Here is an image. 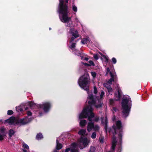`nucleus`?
<instances>
[{
	"mask_svg": "<svg viewBox=\"0 0 152 152\" xmlns=\"http://www.w3.org/2000/svg\"><path fill=\"white\" fill-rule=\"evenodd\" d=\"M78 83L81 88L87 91L88 96L86 102L88 104V106L84 107L82 112L79 115V118L81 119L88 117V120L90 121H91L92 118L94 116V114L92 112L93 107L94 106L96 108H100L102 107V101L104 96V92L101 91L99 96H97V98L95 99L92 91H89L90 80L89 76L87 73L84 74L79 78Z\"/></svg>",
	"mask_w": 152,
	"mask_h": 152,
	"instance_id": "nucleus-1",
	"label": "nucleus"
},
{
	"mask_svg": "<svg viewBox=\"0 0 152 152\" xmlns=\"http://www.w3.org/2000/svg\"><path fill=\"white\" fill-rule=\"evenodd\" d=\"M69 0H59V4L58 6V12L59 14V17L60 20L62 22L66 23V26H72L71 18L68 16L67 6L64 3L65 1L68 3Z\"/></svg>",
	"mask_w": 152,
	"mask_h": 152,
	"instance_id": "nucleus-2",
	"label": "nucleus"
},
{
	"mask_svg": "<svg viewBox=\"0 0 152 152\" xmlns=\"http://www.w3.org/2000/svg\"><path fill=\"white\" fill-rule=\"evenodd\" d=\"M90 142V139L81 137L77 143H74L72 144L70 148H66L65 152H79L78 147H79L80 149H82L87 147Z\"/></svg>",
	"mask_w": 152,
	"mask_h": 152,
	"instance_id": "nucleus-3",
	"label": "nucleus"
},
{
	"mask_svg": "<svg viewBox=\"0 0 152 152\" xmlns=\"http://www.w3.org/2000/svg\"><path fill=\"white\" fill-rule=\"evenodd\" d=\"M32 113L29 111L27 112L28 117L22 119H17L14 117H11L9 119L4 120L3 122L4 124H8L9 125L20 124V125H24L31 122L32 120L31 117Z\"/></svg>",
	"mask_w": 152,
	"mask_h": 152,
	"instance_id": "nucleus-4",
	"label": "nucleus"
},
{
	"mask_svg": "<svg viewBox=\"0 0 152 152\" xmlns=\"http://www.w3.org/2000/svg\"><path fill=\"white\" fill-rule=\"evenodd\" d=\"M123 115L126 117L128 116L131 107V100L128 96H125L122 102Z\"/></svg>",
	"mask_w": 152,
	"mask_h": 152,
	"instance_id": "nucleus-5",
	"label": "nucleus"
},
{
	"mask_svg": "<svg viewBox=\"0 0 152 152\" xmlns=\"http://www.w3.org/2000/svg\"><path fill=\"white\" fill-rule=\"evenodd\" d=\"M123 127L121 125V121L118 120L115 123V124L113 126L112 129H109V132L110 133L111 132L113 134H115L118 132V143L120 145L121 144V137L122 136Z\"/></svg>",
	"mask_w": 152,
	"mask_h": 152,
	"instance_id": "nucleus-6",
	"label": "nucleus"
},
{
	"mask_svg": "<svg viewBox=\"0 0 152 152\" xmlns=\"http://www.w3.org/2000/svg\"><path fill=\"white\" fill-rule=\"evenodd\" d=\"M70 18H71V17ZM71 20L72 21V26H66V23L63 22L65 23V26H66L70 28L69 32V33L72 36V37L70 39V42H72L75 39L78 37L79 36V35L77 30L73 28V27L75 26V25L73 24L72 21L71 19Z\"/></svg>",
	"mask_w": 152,
	"mask_h": 152,
	"instance_id": "nucleus-7",
	"label": "nucleus"
},
{
	"mask_svg": "<svg viewBox=\"0 0 152 152\" xmlns=\"http://www.w3.org/2000/svg\"><path fill=\"white\" fill-rule=\"evenodd\" d=\"M51 107V104L49 102H45L42 104H39L37 106L38 108L42 109L45 113L48 112L49 110Z\"/></svg>",
	"mask_w": 152,
	"mask_h": 152,
	"instance_id": "nucleus-8",
	"label": "nucleus"
},
{
	"mask_svg": "<svg viewBox=\"0 0 152 152\" xmlns=\"http://www.w3.org/2000/svg\"><path fill=\"white\" fill-rule=\"evenodd\" d=\"M99 126L96 125H94V124L92 122H89L88 123L87 127V129L88 132H91L92 130L95 131H98L99 129Z\"/></svg>",
	"mask_w": 152,
	"mask_h": 152,
	"instance_id": "nucleus-9",
	"label": "nucleus"
},
{
	"mask_svg": "<svg viewBox=\"0 0 152 152\" xmlns=\"http://www.w3.org/2000/svg\"><path fill=\"white\" fill-rule=\"evenodd\" d=\"M7 132V131L5 128L4 127L0 128V140H2L5 138Z\"/></svg>",
	"mask_w": 152,
	"mask_h": 152,
	"instance_id": "nucleus-10",
	"label": "nucleus"
},
{
	"mask_svg": "<svg viewBox=\"0 0 152 152\" xmlns=\"http://www.w3.org/2000/svg\"><path fill=\"white\" fill-rule=\"evenodd\" d=\"M117 141L114 136L113 137L112 140V146L111 148L110 151L108 152H114L115 147L116 145V143Z\"/></svg>",
	"mask_w": 152,
	"mask_h": 152,
	"instance_id": "nucleus-11",
	"label": "nucleus"
},
{
	"mask_svg": "<svg viewBox=\"0 0 152 152\" xmlns=\"http://www.w3.org/2000/svg\"><path fill=\"white\" fill-rule=\"evenodd\" d=\"M110 73L111 78H110L107 83L110 86L112 82L114 81V79L116 78V73L114 72L113 73H112L111 72H110Z\"/></svg>",
	"mask_w": 152,
	"mask_h": 152,
	"instance_id": "nucleus-12",
	"label": "nucleus"
},
{
	"mask_svg": "<svg viewBox=\"0 0 152 152\" xmlns=\"http://www.w3.org/2000/svg\"><path fill=\"white\" fill-rule=\"evenodd\" d=\"M101 121L102 122V124L104 125V129L105 131L107 132V123H108V120L107 119V118L106 117H105L104 119L103 117H102L101 118Z\"/></svg>",
	"mask_w": 152,
	"mask_h": 152,
	"instance_id": "nucleus-13",
	"label": "nucleus"
},
{
	"mask_svg": "<svg viewBox=\"0 0 152 152\" xmlns=\"http://www.w3.org/2000/svg\"><path fill=\"white\" fill-rule=\"evenodd\" d=\"M117 87L118 88L117 93H115V95L116 98V100H119L121 98L122 92L120 89L118 88V86H117Z\"/></svg>",
	"mask_w": 152,
	"mask_h": 152,
	"instance_id": "nucleus-14",
	"label": "nucleus"
},
{
	"mask_svg": "<svg viewBox=\"0 0 152 152\" xmlns=\"http://www.w3.org/2000/svg\"><path fill=\"white\" fill-rule=\"evenodd\" d=\"M56 149L54 150L53 152H57V150H59L61 149L62 147V144L59 142L58 139L56 140Z\"/></svg>",
	"mask_w": 152,
	"mask_h": 152,
	"instance_id": "nucleus-15",
	"label": "nucleus"
},
{
	"mask_svg": "<svg viewBox=\"0 0 152 152\" xmlns=\"http://www.w3.org/2000/svg\"><path fill=\"white\" fill-rule=\"evenodd\" d=\"M70 42V44H71L70 46H69V48L73 52H75V51L78 52L77 50L75 49V47L76 43L75 42Z\"/></svg>",
	"mask_w": 152,
	"mask_h": 152,
	"instance_id": "nucleus-16",
	"label": "nucleus"
},
{
	"mask_svg": "<svg viewBox=\"0 0 152 152\" xmlns=\"http://www.w3.org/2000/svg\"><path fill=\"white\" fill-rule=\"evenodd\" d=\"M100 55L102 56V57L101 58V59L102 61L104 62H105L106 63L108 62V60H109L107 56H106L104 55H103L101 53H99Z\"/></svg>",
	"mask_w": 152,
	"mask_h": 152,
	"instance_id": "nucleus-17",
	"label": "nucleus"
},
{
	"mask_svg": "<svg viewBox=\"0 0 152 152\" xmlns=\"http://www.w3.org/2000/svg\"><path fill=\"white\" fill-rule=\"evenodd\" d=\"M87 123V121L85 120H82L80 121L79 124L80 126L81 127H84Z\"/></svg>",
	"mask_w": 152,
	"mask_h": 152,
	"instance_id": "nucleus-18",
	"label": "nucleus"
},
{
	"mask_svg": "<svg viewBox=\"0 0 152 152\" xmlns=\"http://www.w3.org/2000/svg\"><path fill=\"white\" fill-rule=\"evenodd\" d=\"M98 90L96 88L95 86L94 87V94H93V95L94 96L95 99L97 98V96L98 95L97 94Z\"/></svg>",
	"mask_w": 152,
	"mask_h": 152,
	"instance_id": "nucleus-19",
	"label": "nucleus"
},
{
	"mask_svg": "<svg viewBox=\"0 0 152 152\" xmlns=\"http://www.w3.org/2000/svg\"><path fill=\"white\" fill-rule=\"evenodd\" d=\"M72 9L73 11L75 12L74 14H76V13L77 10V7L75 6L74 4H72Z\"/></svg>",
	"mask_w": 152,
	"mask_h": 152,
	"instance_id": "nucleus-20",
	"label": "nucleus"
},
{
	"mask_svg": "<svg viewBox=\"0 0 152 152\" xmlns=\"http://www.w3.org/2000/svg\"><path fill=\"white\" fill-rule=\"evenodd\" d=\"M23 105H22L16 107L17 111L18 112H21L23 111Z\"/></svg>",
	"mask_w": 152,
	"mask_h": 152,
	"instance_id": "nucleus-21",
	"label": "nucleus"
},
{
	"mask_svg": "<svg viewBox=\"0 0 152 152\" xmlns=\"http://www.w3.org/2000/svg\"><path fill=\"white\" fill-rule=\"evenodd\" d=\"M86 132V129H81L78 132V134L80 135H85Z\"/></svg>",
	"mask_w": 152,
	"mask_h": 152,
	"instance_id": "nucleus-22",
	"label": "nucleus"
},
{
	"mask_svg": "<svg viewBox=\"0 0 152 152\" xmlns=\"http://www.w3.org/2000/svg\"><path fill=\"white\" fill-rule=\"evenodd\" d=\"M81 42L82 44H84L86 43H88L89 42V41L88 38H86L83 39L81 41Z\"/></svg>",
	"mask_w": 152,
	"mask_h": 152,
	"instance_id": "nucleus-23",
	"label": "nucleus"
},
{
	"mask_svg": "<svg viewBox=\"0 0 152 152\" xmlns=\"http://www.w3.org/2000/svg\"><path fill=\"white\" fill-rule=\"evenodd\" d=\"M75 54L78 56H80L81 57V60H85L87 61L88 60V58H87V57H85L84 58L82 56V54L79 53H75Z\"/></svg>",
	"mask_w": 152,
	"mask_h": 152,
	"instance_id": "nucleus-24",
	"label": "nucleus"
},
{
	"mask_svg": "<svg viewBox=\"0 0 152 152\" xmlns=\"http://www.w3.org/2000/svg\"><path fill=\"white\" fill-rule=\"evenodd\" d=\"M15 132L13 129L10 130L9 133V135L10 137H11L15 134Z\"/></svg>",
	"mask_w": 152,
	"mask_h": 152,
	"instance_id": "nucleus-25",
	"label": "nucleus"
},
{
	"mask_svg": "<svg viewBox=\"0 0 152 152\" xmlns=\"http://www.w3.org/2000/svg\"><path fill=\"white\" fill-rule=\"evenodd\" d=\"M43 137L42 134L41 133L37 134L36 136V138L37 140H40Z\"/></svg>",
	"mask_w": 152,
	"mask_h": 152,
	"instance_id": "nucleus-26",
	"label": "nucleus"
},
{
	"mask_svg": "<svg viewBox=\"0 0 152 152\" xmlns=\"http://www.w3.org/2000/svg\"><path fill=\"white\" fill-rule=\"evenodd\" d=\"M22 144L23 147L24 148V149L26 148V149H29V147L24 142H23Z\"/></svg>",
	"mask_w": 152,
	"mask_h": 152,
	"instance_id": "nucleus-27",
	"label": "nucleus"
},
{
	"mask_svg": "<svg viewBox=\"0 0 152 152\" xmlns=\"http://www.w3.org/2000/svg\"><path fill=\"white\" fill-rule=\"evenodd\" d=\"M104 86L106 87L107 89H108V88L111 87L107 83H105L103 84Z\"/></svg>",
	"mask_w": 152,
	"mask_h": 152,
	"instance_id": "nucleus-28",
	"label": "nucleus"
},
{
	"mask_svg": "<svg viewBox=\"0 0 152 152\" xmlns=\"http://www.w3.org/2000/svg\"><path fill=\"white\" fill-rule=\"evenodd\" d=\"M107 90L108 91L109 94L112 95L113 93V90L111 88V87L109 88H108L107 89Z\"/></svg>",
	"mask_w": 152,
	"mask_h": 152,
	"instance_id": "nucleus-29",
	"label": "nucleus"
},
{
	"mask_svg": "<svg viewBox=\"0 0 152 152\" xmlns=\"http://www.w3.org/2000/svg\"><path fill=\"white\" fill-rule=\"evenodd\" d=\"M109 103L111 105H113L114 104L115 100L113 99H109Z\"/></svg>",
	"mask_w": 152,
	"mask_h": 152,
	"instance_id": "nucleus-30",
	"label": "nucleus"
},
{
	"mask_svg": "<svg viewBox=\"0 0 152 152\" xmlns=\"http://www.w3.org/2000/svg\"><path fill=\"white\" fill-rule=\"evenodd\" d=\"M96 133L95 132H94L92 133L91 136V137L92 139H95L96 138Z\"/></svg>",
	"mask_w": 152,
	"mask_h": 152,
	"instance_id": "nucleus-31",
	"label": "nucleus"
},
{
	"mask_svg": "<svg viewBox=\"0 0 152 152\" xmlns=\"http://www.w3.org/2000/svg\"><path fill=\"white\" fill-rule=\"evenodd\" d=\"M95 148L94 147L91 146V147L90 150V152H95Z\"/></svg>",
	"mask_w": 152,
	"mask_h": 152,
	"instance_id": "nucleus-32",
	"label": "nucleus"
},
{
	"mask_svg": "<svg viewBox=\"0 0 152 152\" xmlns=\"http://www.w3.org/2000/svg\"><path fill=\"white\" fill-rule=\"evenodd\" d=\"M99 140L100 142L102 143H103L104 142V137L102 136H100Z\"/></svg>",
	"mask_w": 152,
	"mask_h": 152,
	"instance_id": "nucleus-33",
	"label": "nucleus"
},
{
	"mask_svg": "<svg viewBox=\"0 0 152 152\" xmlns=\"http://www.w3.org/2000/svg\"><path fill=\"white\" fill-rule=\"evenodd\" d=\"M88 62L89 63V66H94V64L93 62L91 60H90Z\"/></svg>",
	"mask_w": 152,
	"mask_h": 152,
	"instance_id": "nucleus-34",
	"label": "nucleus"
},
{
	"mask_svg": "<svg viewBox=\"0 0 152 152\" xmlns=\"http://www.w3.org/2000/svg\"><path fill=\"white\" fill-rule=\"evenodd\" d=\"M91 75L92 77L94 78L95 77L96 75V73L95 72H91Z\"/></svg>",
	"mask_w": 152,
	"mask_h": 152,
	"instance_id": "nucleus-35",
	"label": "nucleus"
},
{
	"mask_svg": "<svg viewBox=\"0 0 152 152\" xmlns=\"http://www.w3.org/2000/svg\"><path fill=\"white\" fill-rule=\"evenodd\" d=\"M94 59L96 60H97L99 59L98 55L97 54H94Z\"/></svg>",
	"mask_w": 152,
	"mask_h": 152,
	"instance_id": "nucleus-36",
	"label": "nucleus"
},
{
	"mask_svg": "<svg viewBox=\"0 0 152 152\" xmlns=\"http://www.w3.org/2000/svg\"><path fill=\"white\" fill-rule=\"evenodd\" d=\"M75 22L76 23H80L79 19L76 16L75 18Z\"/></svg>",
	"mask_w": 152,
	"mask_h": 152,
	"instance_id": "nucleus-37",
	"label": "nucleus"
},
{
	"mask_svg": "<svg viewBox=\"0 0 152 152\" xmlns=\"http://www.w3.org/2000/svg\"><path fill=\"white\" fill-rule=\"evenodd\" d=\"M13 113V111L12 110H8L7 111V114L9 115H11Z\"/></svg>",
	"mask_w": 152,
	"mask_h": 152,
	"instance_id": "nucleus-38",
	"label": "nucleus"
},
{
	"mask_svg": "<svg viewBox=\"0 0 152 152\" xmlns=\"http://www.w3.org/2000/svg\"><path fill=\"white\" fill-rule=\"evenodd\" d=\"M112 61L114 64H115L116 63L117 61L116 58H112Z\"/></svg>",
	"mask_w": 152,
	"mask_h": 152,
	"instance_id": "nucleus-39",
	"label": "nucleus"
},
{
	"mask_svg": "<svg viewBox=\"0 0 152 152\" xmlns=\"http://www.w3.org/2000/svg\"><path fill=\"white\" fill-rule=\"evenodd\" d=\"M30 105L31 106H35L36 105V104L33 103L32 102H31L30 104Z\"/></svg>",
	"mask_w": 152,
	"mask_h": 152,
	"instance_id": "nucleus-40",
	"label": "nucleus"
},
{
	"mask_svg": "<svg viewBox=\"0 0 152 152\" xmlns=\"http://www.w3.org/2000/svg\"><path fill=\"white\" fill-rule=\"evenodd\" d=\"M121 150V146H120L118 148L117 150L118 152H120Z\"/></svg>",
	"mask_w": 152,
	"mask_h": 152,
	"instance_id": "nucleus-41",
	"label": "nucleus"
},
{
	"mask_svg": "<svg viewBox=\"0 0 152 152\" xmlns=\"http://www.w3.org/2000/svg\"><path fill=\"white\" fill-rule=\"evenodd\" d=\"M23 152H29V149H25L24 148L23 149Z\"/></svg>",
	"mask_w": 152,
	"mask_h": 152,
	"instance_id": "nucleus-42",
	"label": "nucleus"
},
{
	"mask_svg": "<svg viewBox=\"0 0 152 152\" xmlns=\"http://www.w3.org/2000/svg\"><path fill=\"white\" fill-rule=\"evenodd\" d=\"M107 72L106 73V74L107 75V74L108 73V72H110V69L109 68H108L107 69Z\"/></svg>",
	"mask_w": 152,
	"mask_h": 152,
	"instance_id": "nucleus-43",
	"label": "nucleus"
},
{
	"mask_svg": "<svg viewBox=\"0 0 152 152\" xmlns=\"http://www.w3.org/2000/svg\"><path fill=\"white\" fill-rule=\"evenodd\" d=\"M116 119V118L115 116H114L112 118V120L113 121H115Z\"/></svg>",
	"mask_w": 152,
	"mask_h": 152,
	"instance_id": "nucleus-44",
	"label": "nucleus"
},
{
	"mask_svg": "<svg viewBox=\"0 0 152 152\" xmlns=\"http://www.w3.org/2000/svg\"><path fill=\"white\" fill-rule=\"evenodd\" d=\"M99 119V118H96L94 120L96 121H97Z\"/></svg>",
	"mask_w": 152,
	"mask_h": 152,
	"instance_id": "nucleus-45",
	"label": "nucleus"
},
{
	"mask_svg": "<svg viewBox=\"0 0 152 152\" xmlns=\"http://www.w3.org/2000/svg\"><path fill=\"white\" fill-rule=\"evenodd\" d=\"M85 65V66H89V64H88L87 63H83Z\"/></svg>",
	"mask_w": 152,
	"mask_h": 152,
	"instance_id": "nucleus-46",
	"label": "nucleus"
},
{
	"mask_svg": "<svg viewBox=\"0 0 152 152\" xmlns=\"http://www.w3.org/2000/svg\"><path fill=\"white\" fill-rule=\"evenodd\" d=\"M38 113H39V116H41L42 115L41 113H40L39 112H38Z\"/></svg>",
	"mask_w": 152,
	"mask_h": 152,
	"instance_id": "nucleus-47",
	"label": "nucleus"
},
{
	"mask_svg": "<svg viewBox=\"0 0 152 152\" xmlns=\"http://www.w3.org/2000/svg\"><path fill=\"white\" fill-rule=\"evenodd\" d=\"M113 110L114 111H116V109L115 108V107H113Z\"/></svg>",
	"mask_w": 152,
	"mask_h": 152,
	"instance_id": "nucleus-48",
	"label": "nucleus"
},
{
	"mask_svg": "<svg viewBox=\"0 0 152 152\" xmlns=\"http://www.w3.org/2000/svg\"><path fill=\"white\" fill-rule=\"evenodd\" d=\"M24 108H25V110H27L28 109V108L27 107H24Z\"/></svg>",
	"mask_w": 152,
	"mask_h": 152,
	"instance_id": "nucleus-49",
	"label": "nucleus"
},
{
	"mask_svg": "<svg viewBox=\"0 0 152 152\" xmlns=\"http://www.w3.org/2000/svg\"><path fill=\"white\" fill-rule=\"evenodd\" d=\"M49 29L50 30L51 29V28H49Z\"/></svg>",
	"mask_w": 152,
	"mask_h": 152,
	"instance_id": "nucleus-50",
	"label": "nucleus"
},
{
	"mask_svg": "<svg viewBox=\"0 0 152 152\" xmlns=\"http://www.w3.org/2000/svg\"><path fill=\"white\" fill-rule=\"evenodd\" d=\"M81 26L83 27V26H82V24H81Z\"/></svg>",
	"mask_w": 152,
	"mask_h": 152,
	"instance_id": "nucleus-51",
	"label": "nucleus"
}]
</instances>
